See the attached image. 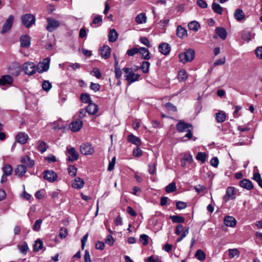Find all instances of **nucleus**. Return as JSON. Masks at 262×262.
<instances>
[{
  "instance_id": "72a5a7b5",
  "label": "nucleus",
  "mask_w": 262,
  "mask_h": 262,
  "mask_svg": "<svg viewBox=\"0 0 262 262\" xmlns=\"http://www.w3.org/2000/svg\"><path fill=\"white\" fill-rule=\"evenodd\" d=\"M36 148L41 153H43L47 150L48 146L46 143L43 141L39 140L37 142Z\"/></svg>"
},
{
  "instance_id": "603ef678",
  "label": "nucleus",
  "mask_w": 262,
  "mask_h": 262,
  "mask_svg": "<svg viewBox=\"0 0 262 262\" xmlns=\"http://www.w3.org/2000/svg\"><path fill=\"white\" fill-rule=\"evenodd\" d=\"M91 74L98 79H100L101 77V72L97 68H94L91 72Z\"/></svg>"
},
{
  "instance_id": "412c9836",
  "label": "nucleus",
  "mask_w": 262,
  "mask_h": 262,
  "mask_svg": "<svg viewBox=\"0 0 262 262\" xmlns=\"http://www.w3.org/2000/svg\"><path fill=\"white\" fill-rule=\"evenodd\" d=\"M239 186L247 190H251L253 188L252 182L246 179H243L239 182Z\"/></svg>"
},
{
  "instance_id": "a18cd8bd",
  "label": "nucleus",
  "mask_w": 262,
  "mask_h": 262,
  "mask_svg": "<svg viewBox=\"0 0 262 262\" xmlns=\"http://www.w3.org/2000/svg\"><path fill=\"white\" fill-rule=\"evenodd\" d=\"M229 256L230 258H233L235 256L238 257L239 256V251L237 249H229Z\"/></svg>"
},
{
  "instance_id": "a878e982",
  "label": "nucleus",
  "mask_w": 262,
  "mask_h": 262,
  "mask_svg": "<svg viewBox=\"0 0 262 262\" xmlns=\"http://www.w3.org/2000/svg\"><path fill=\"white\" fill-rule=\"evenodd\" d=\"M234 17L235 19L238 21H240L245 19V15L242 9H237L234 12Z\"/></svg>"
},
{
  "instance_id": "e2e57ef3",
  "label": "nucleus",
  "mask_w": 262,
  "mask_h": 262,
  "mask_svg": "<svg viewBox=\"0 0 262 262\" xmlns=\"http://www.w3.org/2000/svg\"><path fill=\"white\" fill-rule=\"evenodd\" d=\"M90 87L92 90L94 91L95 92H97L99 91L100 86L98 83L91 82Z\"/></svg>"
},
{
  "instance_id": "393cba45",
  "label": "nucleus",
  "mask_w": 262,
  "mask_h": 262,
  "mask_svg": "<svg viewBox=\"0 0 262 262\" xmlns=\"http://www.w3.org/2000/svg\"><path fill=\"white\" fill-rule=\"evenodd\" d=\"M254 34H252L249 31L244 30L241 34L242 39L248 42L254 38Z\"/></svg>"
},
{
  "instance_id": "8fccbe9b",
  "label": "nucleus",
  "mask_w": 262,
  "mask_h": 262,
  "mask_svg": "<svg viewBox=\"0 0 262 262\" xmlns=\"http://www.w3.org/2000/svg\"><path fill=\"white\" fill-rule=\"evenodd\" d=\"M42 223L41 219L37 220L35 221V224L33 227V230L34 231H39L40 229L41 225Z\"/></svg>"
},
{
  "instance_id": "2eb2a0df",
  "label": "nucleus",
  "mask_w": 262,
  "mask_h": 262,
  "mask_svg": "<svg viewBox=\"0 0 262 262\" xmlns=\"http://www.w3.org/2000/svg\"><path fill=\"white\" fill-rule=\"evenodd\" d=\"M82 125V121L80 119H77L70 123V128L72 132H76L81 128Z\"/></svg>"
},
{
  "instance_id": "9b49d317",
  "label": "nucleus",
  "mask_w": 262,
  "mask_h": 262,
  "mask_svg": "<svg viewBox=\"0 0 262 262\" xmlns=\"http://www.w3.org/2000/svg\"><path fill=\"white\" fill-rule=\"evenodd\" d=\"M235 190L233 187H228L226 190V194L223 197V200L225 202H228L230 200H233L235 198Z\"/></svg>"
},
{
  "instance_id": "bf43d9fd",
  "label": "nucleus",
  "mask_w": 262,
  "mask_h": 262,
  "mask_svg": "<svg viewBox=\"0 0 262 262\" xmlns=\"http://www.w3.org/2000/svg\"><path fill=\"white\" fill-rule=\"evenodd\" d=\"M187 207V204L182 201H178L176 203V207L179 210L185 209Z\"/></svg>"
},
{
  "instance_id": "c85d7f7f",
  "label": "nucleus",
  "mask_w": 262,
  "mask_h": 262,
  "mask_svg": "<svg viewBox=\"0 0 262 262\" xmlns=\"http://www.w3.org/2000/svg\"><path fill=\"white\" fill-rule=\"evenodd\" d=\"M128 140L132 143L137 145V146H139L141 143V139L133 134L129 135L128 136Z\"/></svg>"
},
{
  "instance_id": "2f4dec72",
  "label": "nucleus",
  "mask_w": 262,
  "mask_h": 262,
  "mask_svg": "<svg viewBox=\"0 0 262 262\" xmlns=\"http://www.w3.org/2000/svg\"><path fill=\"white\" fill-rule=\"evenodd\" d=\"M216 34L222 39H225L227 37V32L226 30L221 27H217L215 29Z\"/></svg>"
},
{
  "instance_id": "20e7f679",
  "label": "nucleus",
  "mask_w": 262,
  "mask_h": 262,
  "mask_svg": "<svg viewBox=\"0 0 262 262\" xmlns=\"http://www.w3.org/2000/svg\"><path fill=\"white\" fill-rule=\"evenodd\" d=\"M50 58L47 57L43 59L42 61H40L37 66V70L39 73H42L47 71L50 67Z\"/></svg>"
},
{
  "instance_id": "bb28decb",
  "label": "nucleus",
  "mask_w": 262,
  "mask_h": 262,
  "mask_svg": "<svg viewBox=\"0 0 262 262\" xmlns=\"http://www.w3.org/2000/svg\"><path fill=\"white\" fill-rule=\"evenodd\" d=\"M118 36V34L116 30L115 29H112L110 30L108 35V41L111 42H114L117 40Z\"/></svg>"
},
{
  "instance_id": "f704fd0d",
  "label": "nucleus",
  "mask_w": 262,
  "mask_h": 262,
  "mask_svg": "<svg viewBox=\"0 0 262 262\" xmlns=\"http://www.w3.org/2000/svg\"><path fill=\"white\" fill-rule=\"evenodd\" d=\"M177 36L182 38L187 35V30L181 26H179L177 29Z\"/></svg>"
},
{
  "instance_id": "6ab92c4d",
  "label": "nucleus",
  "mask_w": 262,
  "mask_h": 262,
  "mask_svg": "<svg viewBox=\"0 0 262 262\" xmlns=\"http://www.w3.org/2000/svg\"><path fill=\"white\" fill-rule=\"evenodd\" d=\"M86 108L88 113L90 115H95L98 112L99 110L98 105L93 102H90Z\"/></svg>"
},
{
  "instance_id": "4be33fe9",
  "label": "nucleus",
  "mask_w": 262,
  "mask_h": 262,
  "mask_svg": "<svg viewBox=\"0 0 262 262\" xmlns=\"http://www.w3.org/2000/svg\"><path fill=\"white\" fill-rule=\"evenodd\" d=\"M20 42L22 47H29L31 44L30 38L27 35H23L20 37Z\"/></svg>"
},
{
  "instance_id": "b1692460",
  "label": "nucleus",
  "mask_w": 262,
  "mask_h": 262,
  "mask_svg": "<svg viewBox=\"0 0 262 262\" xmlns=\"http://www.w3.org/2000/svg\"><path fill=\"white\" fill-rule=\"evenodd\" d=\"M21 162L26 164L28 167H32L35 164V161L31 159L28 155H25L21 158Z\"/></svg>"
},
{
  "instance_id": "4c0bfd02",
  "label": "nucleus",
  "mask_w": 262,
  "mask_h": 262,
  "mask_svg": "<svg viewBox=\"0 0 262 262\" xmlns=\"http://www.w3.org/2000/svg\"><path fill=\"white\" fill-rule=\"evenodd\" d=\"M195 256L198 260L203 261L206 258V254L202 250L199 249L196 251Z\"/></svg>"
},
{
  "instance_id": "a211bd4d",
  "label": "nucleus",
  "mask_w": 262,
  "mask_h": 262,
  "mask_svg": "<svg viewBox=\"0 0 262 262\" xmlns=\"http://www.w3.org/2000/svg\"><path fill=\"white\" fill-rule=\"evenodd\" d=\"M224 222L225 226L231 227H234L236 224V220L233 217L231 216H225Z\"/></svg>"
},
{
  "instance_id": "69168bd1",
  "label": "nucleus",
  "mask_w": 262,
  "mask_h": 262,
  "mask_svg": "<svg viewBox=\"0 0 262 262\" xmlns=\"http://www.w3.org/2000/svg\"><path fill=\"white\" fill-rule=\"evenodd\" d=\"M133 155L137 157H140L142 155V151L139 146H137V147L134 149Z\"/></svg>"
},
{
  "instance_id": "3c124183",
  "label": "nucleus",
  "mask_w": 262,
  "mask_h": 262,
  "mask_svg": "<svg viewBox=\"0 0 262 262\" xmlns=\"http://www.w3.org/2000/svg\"><path fill=\"white\" fill-rule=\"evenodd\" d=\"M150 63L148 61L142 62L141 65V69L144 73H147L148 72Z\"/></svg>"
},
{
  "instance_id": "aec40b11",
  "label": "nucleus",
  "mask_w": 262,
  "mask_h": 262,
  "mask_svg": "<svg viewBox=\"0 0 262 262\" xmlns=\"http://www.w3.org/2000/svg\"><path fill=\"white\" fill-rule=\"evenodd\" d=\"M192 161V155L190 154H185L184 157L181 160V165L182 167H185L187 163L191 164Z\"/></svg>"
},
{
  "instance_id": "cd10ccee",
  "label": "nucleus",
  "mask_w": 262,
  "mask_h": 262,
  "mask_svg": "<svg viewBox=\"0 0 262 262\" xmlns=\"http://www.w3.org/2000/svg\"><path fill=\"white\" fill-rule=\"evenodd\" d=\"M215 119L218 123L224 122L226 119V114L224 111H220L215 115Z\"/></svg>"
},
{
  "instance_id": "de8ad7c7",
  "label": "nucleus",
  "mask_w": 262,
  "mask_h": 262,
  "mask_svg": "<svg viewBox=\"0 0 262 262\" xmlns=\"http://www.w3.org/2000/svg\"><path fill=\"white\" fill-rule=\"evenodd\" d=\"M178 79L181 81H184L187 78V75L185 70H182L179 72Z\"/></svg>"
},
{
  "instance_id": "338daca9",
  "label": "nucleus",
  "mask_w": 262,
  "mask_h": 262,
  "mask_svg": "<svg viewBox=\"0 0 262 262\" xmlns=\"http://www.w3.org/2000/svg\"><path fill=\"white\" fill-rule=\"evenodd\" d=\"M255 54L258 59H262V46L258 47L255 49Z\"/></svg>"
},
{
  "instance_id": "ddd939ff",
  "label": "nucleus",
  "mask_w": 262,
  "mask_h": 262,
  "mask_svg": "<svg viewBox=\"0 0 262 262\" xmlns=\"http://www.w3.org/2000/svg\"><path fill=\"white\" fill-rule=\"evenodd\" d=\"M13 82V77L9 75H3L0 78V86L10 85Z\"/></svg>"
},
{
  "instance_id": "864d4df0",
  "label": "nucleus",
  "mask_w": 262,
  "mask_h": 262,
  "mask_svg": "<svg viewBox=\"0 0 262 262\" xmlns=\"http://www.w3.org/2000/svg\"><path fill=\"white\" fill-rule=\"evenodd\" d=\"M18 249L22 253L26 254L29 248L26 243H23L21 245L17 246Z\"/></svg>"
},
{
  "instance_id": "6e6552de",
  "label": "nucleus",
  "mask_w": 262,
  "mask_h": 262,
  "mask_svg": "<svg viewBox=\"0 0 262 262\" xmlns=\"http://www.w3.org/2000/svg\"><path fill=\"white\" fill-rule=\"evenodd\" d=\"M14 17L12 15H9L8 19L4 23L1 31L2 33H5L10 30L12 26Z\"/></svg>"
},
{
  "instance_id": "423d86ee",
  "label": "nucleus",
  "mask_w": 262,
  "mask_h": 262,
  "mask_svg": "<svg viewBox=\"0 0 262 262\" xmlns=\"http://www.w3.org/2000/svg\"><path fill=\"white\" fill-rule=\"evenodd\" d=\"M21 21L23 24L26 27L28 28L35 23V18L32 14H26L22 16Z\"/></svg>"
},
{
  "instance_id": "f257e3e1",
  "label": "nucleus",
  "mask_w": 262,
  "mask_h": 262,
  "mask_svg": "<svg viewBox=\"0 0 262 262\" xmlns=\"http://www.w3.org/2000/svg\"><path fill=\"white\" fill-rule=\"evenodd\" d=\"M177 129L180 132H187L185 136L182 138L181 140L182 141H185L183 139L184 137H186L188 139H190L192 137V134L191 132L192 126L190 124L186 123L183 121H180L177 125Z\"/></svg>"
},
{
  "instance_id": "0eeeda50",
  "label": "nucleus",
  "mask_w": 262,
  "mask_h": 262,
  "mask_svg": "<svg viewBox=\"0 0 262 262\" xmlns=\"http://www.w3.org/2000/svg\"><path fill=\"white\" fill-rule=\"evenodd\" d=\"M47 26L46 27L47 30L52 32L56 29L60 25L59 21L54 19L51 17L47 18Z\"/></svg>"
},
{
  "instance_id": "09e8293b",
  "label": "nucleus",
  "mask_w": 262,
  "mask_h": 262,
  "mask_svg": "<svg viewBox=\"0 0 262 262\" xmlns=\"http://www.w3.org/2000/svg\"><path fill=\"white\" fill-rule=\"evenodd\" d=\"M253 179L256 181L259 186L262 188V179L259 173H254L253 174Z\"/></svg>"
},
{
  "instance_id": "c9c22d12",
  "label": "nucleus",
  "mask_w": 262,
  "mask_h": 262,
  "mask_svg": "<svg viewBox=\"0 0 262 262\" xmlns=\"http://www.w3.org/2000/svg\"><path fill=\"white\" fill-rule=\"evenodd\" d=\"M188 28L193 31L196 32L200 28V25L196 21H192L188 24Z\"/></svg>"
},
{
  "instance_id": "e433bc0d",
  "label": "nucleus",
  "mask_w": 262,
  "mask_h": 262,
  "mask_svg": "<svg viewBox=\"0 0 262 262\" xmlns=\"http://www.w3.org/2000/svg\"><path fill=\"white\" fill-rule=\"evenodd\" d=\"M3 174L8 176H10L13 171L12 166L9 164H5L2 168Z\"/></svg>"
},
{
  "instance_id": "1a4fd4ad",
  "label": "nucleus",
  "mask_w": 262,
  "mask_h": 262,
  "mask_svg": "<svg viewBox=\"0 0 262 262\" xmlns=\"http://www.w3.org/2000/svg\"><path fill=\"white\" fill-rule=\"evenodd\" d=\"M80 151L84 155H92L94 152V148L89 143H83L80 146Z\"/></svg>"
},
{
  "instance_id": "ea45409f",
  "label": "nucleus",
  "mask_w": 262,
  "mask_h": 262,
  "mask_svg": "<svg viewBox=\"0 0 262 262\" xmlns=\"http://www.w3.org/2000/svg\"><path fill=\"white\" fill-rule=\"evenodd\" d=\"M170 219L173 223H182L185 222V219L179 215H171Z\"/></svg>"
},
{
  "instance_id": "f8f14e48",
  "label": "nucleus",
  "mask_w": 262,
  "mask_h": 262,
  "mask_svg": "<svg viewBox=\"0 0 262 262\" xmlns=\"http://www.w3.org/2000/svg\"><path fill=\"white\" fill-rule=\"evenodd\" d=\"M67 148L69 154L68 160L69 161H74L78 160L79 154L76 149L70 146H68Z\"/></svg>"
},
{
  "instance_id": "9d476101",
  "label": "nucleus",
  "mask_w": 262,
  "mask_h": 262,
  "mask_svg": "<svg viewBox=\"0 0 262 262\" xmlns=\"http://www.w3.org/2000/svg\"><path fill=\"white\" fill-rule=\"evenodd\" d=\"M43 178L50 182H54L57 178V174L53 170H46L43 172Z\"/></svg>"
},
{
  "instance_id": "f3484780",
  "label": "nucleus",
  "mask_w": 262,
  "mask_h": 262,
  "mask_svg": "<svg viewBox=\"0 0 262 262\" xmlns=\"http://www.w3.org/2000/svg\"><path fill=\"white\" fill-rule=\"evenodd\" d=\"M29 137L25 133L19 132L16 135V140L17 142L21 144L26 143L28 141Z\"/></svg>"
},
{
  "instance_id": "4d7b16f0",
  "label": "nucleus",
  "mask_w": 262,
  "mask_h": 262,
  "mask_svg": "<svg viewBox=\"0 0 262 262\" xmlns=\"http://www.w3.org/2000/svg\"><path fill=\"white\" fill-rule=\"evenodd\" d=\"M68 234V230L67 228L62 227L60 229L59 236L61 238H65Z\"/></svg>"
},
{
  "instance_id": "5fc2aeb1",
  "label": "nucleus",
  "mask_w": 262,
  "mask_h": 262,
  "mask_svg": "<svg viewBox=\"0 0 262 262\" xmlns=\"http://www.w3.org/2000/svg\"><path fill=\"white\" fill-rule=\"evenodd\" d=\"M140 241L143 245H147L148 243V236L145 234L140 235Z\"/></svg>"
},
{
  "instance_id": "680f3d73",
  "label": "nucleus",
  "mask_w": 262,
  "mask_h": 262,
  "mask_svg": "<svg viewBox=\"0 0 262 262\" xmlns=\"http://www.w3.org/2000/svg\"><path fill=\"white\" fill-rule=\"evenodd\" d=\"M189 233V228H187L185 230H184L183 232V233L178 238H177V243H179L181 241H182V239L185 237Z\"/></svg>"
},
{
  "instance_id": "c756f323",
  "label": "nucleus",
  "mask_w": 262,
  "mask_h": 262,
  "mask_svg": "<svg viewBox=\"0 0 262 262\" xmlns=\"http://www.w3.org/2000/svg\"><path fill=\"white\" fill-rule=\"evenodd\" d=\"M141 55L143 59L148 60L150 59V56L148 50L145 47H141L139 49L138 52Z\"/></svg>"
},
{
  "instance_id": "7ed1b4c3",
  "label": "nucleus",
  "mask_w": 262,
  "mask_h": 262,
  "mask_svg": "<svg viewBox=\"0 0 262 262\" xmlns=\"http://www.w3.org/2000/svg\"><path fill=\"white\" fill-rule=\"evenodd\" d=\"M122 70L125 73V79L128 82L129 84L137 81L140 77V75L135 74L130 68H125Z\"/></svg>"
},
{
  "instance_id": "37998d69",
  "label": "nucleus",
  "mask_w": 262,
  "mask_h": 262,
  "mask_svg": "<svg viewBox=\"0 0 262 262\" xmlns=\"http://www.w3.org/2000/svg\"><path fill=\"white\" fill-rule=\"evenodd\" d=\"M177 189V186L176 183L174 182H171L169 184H168L165 188V191L167 193H171L174 191H176Z\"/></svg>"
},
{
  "instance_id": "f03ea898",
  "label": "nucleus",
  "mask_w": 262,
  "mask_h": 262,
  "mask_svg": "<svg viewBox=\"0 0 262 262\" xmlns=\"http://www.w3.org/2000/svg\"><path fill=\"white\" fill-rule=\"evenodd\" d=\"M180 61L185 63L191 61L194 58L195 52L193 49H189L179 54Z\"/></svg>"
},
{
  "instance_id": "49530a36",
  "label": "nucleus",
  "mask_w": 262,
  "mask_h": 262,
  "mask_svg": "<svg viewBox=\"0 0 262 262\" xmlns=\"http://www.w3.org/2000/svg\"><path fill=\"white\" fill-rule=\"evenodd\" d=\"M42 88L43 91L48 92L52 88V84L48 80H45L42 83Z\"/></svg>"
},
{
  "instance_id": "6e6d98bb",
  "label": "nucleus",
  "mask_w": 262,
  "mask_h": 262,
  "mask_svg": "<svg viewBox=\"0 0 262 262\" xmlns=\"http://www.w3.org/2000/svg\"><path fill=\"white\" fill-rule=\"evenodd\" d=\"M148 172L151 174H154L156 172V164L155 163L148 165Z\"/></svg>"
},
{
  "instance_id": "0e129e2a",
  "label": "nucleus",
  "mask_w": 262,
  "mask_h": 262,
  "mask_svg": "<svg viewBox=\"0 0 262 262\" xmlns=\"http://www.w3.org/2000/svg\"><path fill=\"white\" fill-rule=\"evenodd\" d=\"M165 107L168 110L173 112L177 111V107L170 102L166 103L165 104Z\"/></svg>"
},
{
  "instance_id": "774afa93",
  "label": "nucleus",
  "mask_w": 262,
  "mask_h": 262,
  "mask_svg": "<svg viewBox=\"0 0 262 262\" xmlns=\"http://www.w3.org/2000/svg\"><path fill=\"white\" fill-rule=\"evenodd\" d=\"M105 243L110 246H112L114 244V239L111 234L107 236L105 239Z\"/></svg>"
},
{
  "instance_id": "a19ab883",
  "label": "nucleus",
  "mask_w": 262,
  "mask_h": 262,
  "mask_svg": "<svg viewBox=\"0 0 262 262\" xmlns=\"http://www.w3.org/2000/svg\"><path fill=\"white\" fill-rule=\"evenodd\" d=\"M43 248V243L40 239H37L33 246L34 251H39Z\"/></svg>"
},
{
  "instance_id": "13d9d810",
  "label": "nucleus",
  "mask_w": 262,
  "mask_h": 262,
  "mask_svg": "<svg viewBox=\"0 0 262 262\" xmlns=\"http://www.w3.org/2000/svg\"><path fill=\"white\" fill-rule=\"evenodd\" d=\"M139 52V49L137 48H133L130 49H129L127 51L126 54L129 56H133L135 55L136 54L138 53Z\"/></svg>"
},
{
  "instance_id": "79ce46f5",
  "label": "nucleus",
  "mask_w": 262,
  "mask_h": 262,
  "mask_svg": "<svg viewBox=\"0 0 262 262\" xmlns=\"http://www.w3.org/2000/svg\"><path fill=\"white\" fill-rule=\"evenodd\" d=\"M212 8L214 12L219 14H221L223 12V8L219 4L213 3Z\"/></svg>"
},
{
  "instance_id": "5701e85b",
  "label": "nucleus",
  "mask_w": 262,
  "mask_h": 262,
  "mask_svg": "<svg viewBox=\"0 0 262 262\" xmlns=\"http://www.w3.org/2000/svg\"><path fill=\"white\" fill-rule=\"evenodd\" d=\"M101 56L104 59L110 57L111 54V48L109 46L105 45L101 48Z\"/></svg>"
},
{
  "instance_id": "7c9ffc66",
  "label": "nucleus",
  "mask_w": 262,
  "mask_h": 262,
  "mask_svg": "<svg viewBox=\"0 0 262 262\" xmlns=\"http://www.w3.org/2000/svg\"><path fill=\"white\" fill-rule=\"evenodd\" d=\"M135 21L138 24H142L147 21V17L144 13H141L137 15L135 18Z\"/></svg>"
},
{
  "instance_id": "58836bf2",
  "label": "nucleus",
  "mask_w": 262,
  "mask_h": 262,
  "mask_svg": "<svg viewBox=\"0 0 262 262\" xmlns=\"http://www.w3.org/2000/svg\"><path fill=\"white\" fill-rule=\"evenodd\" d=\"M81 101L84 103H89L92 102L90 95L86 93H82L80 95Z\"/></svg>"
},
{
  "instance_id": "dca6fc26",
  "label": "nucleus",
  "mask_w": 262,
  "mask_h": 262,
  "mask_svg": "<svg viewBox=\"0 0 262 262\" xmlns=\"http://www.w3.org/2000/svg\"><path fill=\"white\" fill-rule=\"evenodd\" d=\"M84 180L79 177L76 178L72 183V187L74 188L77 189H80L82 188L84 186Z\"/></svg>"
},
{
  "instance_id": "052dcab7",
  "label": "nucleus",
  "mask_w": 262,
  "mask_h": 262,
  "mask_svg": "<svg viewBox=\"0 0 262 262\" xmlns=\"http://www.w3.org/2000/svg\"><path fill=\"white\" fill-rule=\"evenodd\" d=\"M68 172L72 176H75L77 173V168L74 166H70L68 169Z\"/></svg>"
},
{
  "instance_id": "39448f33",
  "label": "nucleus",
  "mask_w": 262,
  "mask_h": 262,
  "mask_svg": "<svg viewBox=\"0 0 262 262\" xmlns=\"http://www.w3.org/2000/svg\"><path fill=\"white\" fill-rule=\"evenodd\" d=\"M23 70L28 75H32L37 71L36 65L32 62L25 63L23 65Z\"/></svg>"
},
{
  "instance_id": "c03bdc74",
  "label": "nucleus",
  "mask_w": 262,
  "mask_h": 262,
  "mask_svg": "<svg viewBox=\"0 0 262 262\" xmlns=\"http://www.w3.org/2000/svg\"><path fill=\"white\" fill-rule=\"evenodd\" d=\"M206 154L204 152H199L196 156V159L198 161L205 163L206 159Z\"/></svg>"
},
{
  "instance_id": "4468645a",
  "label": "nucleus",
  "mask_w": 262,
  "mask_h": 262,
  "mask_svg": "<svg viewBox=\"0 0 262 262\" xmlns=\"http://www.w3.org/2000/svg\"><path fill=\"white\" fill-rule=\"evenodd\" d=\"M158 50L161 54L168 55L170 52L171 47L168 43L163 42L159 45Z\"/></svg>"
},
{
  "instance_id": "473e14b6",
  "label": "nucleus",
  "mask_w": 262,
  "mask_h": 262,
  "mask_svg": "<svg viewBox=\"0 0 262 262\" xmlns=\"http://www.w3.org/2000/svg\"><path fill=\"white\" fill-rule=\"evenodd\" d=\"M15 173L18 176H24L27 172V167L25 165H19L15 169Z\"/></svg>"
}]
</instances>
